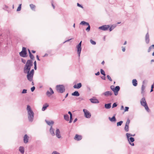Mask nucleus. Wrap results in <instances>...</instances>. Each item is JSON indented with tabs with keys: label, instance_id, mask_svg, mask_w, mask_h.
I'll return each mask as SVG.
<instances>
[{
	"label": "nucleus",
	"instance_id": "27",
	"mask_svg": "<svg viewBox=\"0 0 154 154\" xmlns=\"http://www.w3.org/2000/svg\"><path fill=\"white\" fill-rule=\"evenodd\" d=\"M104 107L106 109H109L111 107V103H106L104 105Z\"/></svg>",
	"mask_w": 154,
	"mask_h": 154
},
{
	"label": "nucleus",
	"instance_id": "20",
	"mask_svg": "<svg viewBox=\"0 0 154 154\" xmlns=\"http://www.w3.org/2000/svg\"><path fill=\"white\" fill-rule=\"evenodd\" d=\"M82 86V84L81 83H78L77 85H75L73 86L74 88L79 89Z\"/></svg>",
	"mask_w": 154,
	"mask_h": 154
},
{
	"label": "nucleus",
	"instance_id": "38",
	"mask_svg": "<svg viewBox=\"0 0 154 154\" xmlns=\"http://www.w3.org/2000/svg\"><path fill=\"white\" fill-rule=\"evenodd\" d=\"M123 122L122 121H120L118 122L117 123V125L118 126H121Z\"/></svg>",
	"mask_w": 154,
	"mask_h": 154
},
{
	"label": "nucleus",
	"instance_id": "48",
	"mask_svg": "<svg viewBox=\"0 0 154 154\" xmlns=\"http://www.w3.org/2000/svg\"><path fill=\"white\" fill-rule=\"evenodd\" d=\"M77 5L79 7H80L82 8H83V6L81 5L79 3H77Z\"/></svg>",
	"mask_w": 154,
	"mask_h": 154
},
{
	"label": "nucleus",
	"instance_id": "14",
	"mask_svg": "<svg viewBox=\"0 0 154 154\" xmlns=\"http://www.w3.org/2000/svg\"><path fill=\"white\" fill-rule=\"evenodd\" d=\"M55 135L56 137L58 138H60L61 137V136L60 134V131L59 129L57 128L55 131Z\"/></svg>",
	"mask_w": 154,
	"mask_h": 154
},
{
	"label": "nucleus",
	"instance_id": "56",
	"mask_svg": "<svg viewBox=\"0 0 154 154\" xmlns=\"http://www.w3.org/2000/svg\"><path fill=\"white\" fill-rule=\"evenodd\" d=\"M101 78L103 80H105L106 79V77H105V76H102L101 77Z\"/></svg>",
	"mask_w": 154,
	"mask_h": 154
},
{
	"label": "nucleus",
	"instance_id": "39",
	"mask_svg": "<svg viewBox=\"0 0 154 154\" xmlns=\"http://www.w3.org/2000/svg\"><path fill=\"white\" fill-rule=\"evenodd\" d=\"M21 8V4H20L19 5L17 8V11H20Z\"/></svg>",
	"mask_w": 154,
	"mask_h": 154
},
{
	"label": "nucleus",
	"instance_id": "4",
	"mask_svg": "<svg viewBox=\"0 0 154 154\" xmlns=\"http://www.w3.org/2000/svg\"><path fill=\"white\" fill-rule=\"evenodd\" d=\"M33 66V62L31 60H28L24 67V70H30L31 67Z\"/></svg>",
	"mask_w": 154,
	"mask_h": 154
},
{
	"label": "nucleus",
	"instance_id": "3",
	"mask_svg": "<svg viewBox=\"0 0 154 154\" xmlns=\"http://www.w3.org/2000/svg\"><path fill=\"white\" fill-rule=\"evenodd\" d=\"M140 103L141 105L145 108L146 110L148 112H149V109L146 101L145 98L144 97H143L141 99Z\"/></svg>",
	"mask_w": 154,
	"mask_h": 154
},
{
	"label": "nucleus",
	"instance_id": "30",
	"mask_svg": "<svg viewBox=\"0 0 154 154\" xmlns=\"http://www.w3.org/2000/svg\"><path fill=\"white\" fill-rule=\"evenodd\" d=\"M28 51L29 52V56L30 59L32 60H33L34 58V57L33 55L31 53L30 51V50L29 49H28Z\"/></svg>",
	"mask_w": 154,
	"mask_h": 154
},
{
	"label": "nucleus",
	"instance_id": "8",
	"mask_svg": "<svg viewBox=\"0 0 154 154\" xmlns=\"http://www.w3.org/2000/svg\"><path fill=\"white\" fill-rule=\"evenodd\" d=\"M85 117L87 118H90L91 116V114L87 110L85 109H83Z\"/></svg>",
	"mask_w": 154,
	"mask_h": 154
},
{
	"label": "nucleus",
	"instance_id": "59",
	"mask_svg": "<svg viewBox=\"0 0 154 154\" xmlns=\"http://www.w3.org/2000/svg\"><path fill=\"white\" fill-rule=\"evenodd\" d=\"M34 66H36V62L35 61L34 62Z\"/></svg>",
	"mask_w": 154,
	"mask_h": 154
},
{
	"label": "nucleus",
	"instance_id": "37",
	"mask_svg": "<svg viewBox=\"0 0 154 154\" xmlns=\"http://www.w3.org/2000/svg\"><path fill=\"white\" fill-rule=\"evenodd\" d=\"M100 72L101 74L103 75L104 76H105L106 74L104 71L102 69H101L100 70Z\"/></svg>",
	"mask_w": 154,
	"mask_h": 154
},
{
	"label": "nucleus",
	"instance_id": "33",
	"mask_svg": "<svg viewBox=\"0 0 154 154\" xmlns=\"http://www.w3.org/2000/svg\"><path fill=\"white\" fill-rule=\"evenodd\" d=\"M64 119L66 121H69V117L67 114L64 115Z\"/></svg>",
	"mask_w": 154,
	"mask_h": 154
},
{
	"label": "nucleus",
	"instance_id": "22",
	"mask_svg": "<svg viewBox=\"0 0 154 154\" xmlns=\"http://www.w3.org/2000/svg\"><path fill=\"white\" fill-rule=\"evenodd\" d=\"M29 140V137L27 134H25L23 137L24 142L25 143H26L28 142Z\"/></svg>",
	"mask_w": 154,
	"mask_h": 154
},
{
	"label": "nucleus",
	"instance_id": "16",
	"mask_svg": "<svg viewBox=\"0 0 154 154\" xmlns=\"http://www.w3.org/2000/svg\"><path fill=\"white\" fill-rule=\"evenodd\" d=\"M90 100L91 103H99L98 100L96 98H91Z\"/></svg>",
	"mask_w": 154,
	"mask_h": 154
},
{
	"label": "nucleus",
	"instance_id": "1",
	"mask_svg": "<svg viewBox=\"0 0 154 154\" xmlns=\"http://www.w3.org/2000/svg\"><path fill=\"white\" fill-rule=\"evenodd\" d=\"M27 110L28 120L29 122H32L34 119V113L32 110L30 106L29 105H27Z\"/></svg>",
	"mask_w": 154,
	"mask_h": 154
},
{
	"label": "nucleus",
	"instance_id": "36",
	"mask_svg": "<svg viewBox=\"0 0 154 154\" xmlns=\"http://www.w3.org/2000/svg\"><path fill=\"white\" fill-rule=\"evenodd\" d=\"M130 123V120L129 119H128L125 124V126H129V124Z\"/></svg>",
	"mask_w": 154,
	"mask_h": 154
},
{
	"label": "nucleus",
	"instance_id": "57",
	"mask_svg": "<svg viewBox=\"0 0 154 154\" xmlns=\"http://www.w3.org/2000/svg\"><path fill=\"white\" fill-rule=\"evenodd\" d=\"M36 58H37V59L39 61H40V59L39 58V56H38V55H37L36 56Z\"/></svg>",
	"mask_w": 154,
	"mask_h": 154
},
{
	"label": "nucleus",
	"instance_id": "58",
	"mask_svg": "<svg viewBox=\"0 0 154 154\" xmlns=\"http://www.w3.org/2000/svg\"><path fill=\"white\" fill-rule=\"evenodd\" d=\"M68 113L70 115V116L72 115V114L70 111H69Z\"/></svg>",
	"mask_w": 154,
	"mask_h": 154
},
{
	"label": "nucleus",
	"instance_id": "15",
	"mask_svg": "<svg viewBox=\"0 0 154 154\" xmlns=\"http://www.w3.org/2000/svg\"><path fill=\"white\" fill-rule=\"evenodd\" d=\"M49 89L50 90V92L48 91L46 93V94L48 97H50L54 93V92L51 88H50Z\"/></svg>",
	"mask_w": 154,
	"mask_h": 154
},
{
	"label": "nucleus",
	"instance_id": "13",
	"mask_svg": "<svg viewBox=\"0 0 154 154\" xmlns=\"http://www.w3.org/2000/svg\"><path fill=\"white\" fill-rule=\"evenodd\" d=\"M127 138L129 141V144L132 146H134V143L133 142L134 141V138L132 137H129Z\"/></svg>",
	"mask_w": 154,
	"mask_h": 154
},
{
	"label": "nucleus",
	"instance_id": "53",
	"mask_svg": "<svg viewBox=\"0 0 154 154\" xmlns=\"http://www.w3.org/2000/svg\"><path fill=\"white\" fill-rule=\"evenodd\" d=\"M122 51L123 52H125V47H122Z\"/></svg>",
	"mask_w": 154,
	"mask_h": 154
},
{
	"label": "nucleus",
	"instance_id": "61",
	"mask_svg": "<svg viewBox=\"0 0 154 154\" xmlns=\"http://www.w3.org/2000/svg\"><path fill=\"white\" fill-rule=\"evenodd\" d=\"M51 5H52V7H53L54 9V8H55V6H54V5L53 4V2H51Z\"/></svg>",
	"mask_w": 154,
	"mask_h": 154
},
{
	"label": "nucleus",
	"instance_id": "40",
	"mask_svg": "<svg viewBox=\"0 0 154 154\" xmlns=\"http://www.w3.org/2000/svg\"><path fill=\"white\" fill-rule=\"evenodd\" d=\"M125 131L126 132H128L129 131V126H125L124 128Z\"/></svg>",
	"mask_w": 154,
	"mask_h": 154
},
{
	"label": "nucleus",
	"instance_id": "60",
	"mask_svg": "<svg viewBox=\"0 0 154 154\" xmlns=\"http://www.w3.org/2000/svg\"><path fill=\"white\" fill-rule=\"evenodd\" d=\"M77 118L75 119L74 120V121H73V123H75L76 122V121H77Z\"/></svg>",
	"mask_w": 154,
	"mask_h": 154
},
{
	"label": "nucleus",
	"instance_id": "51",
	"mask_svg": "<svg viewBox=\"0 0 154 154\" xmlns=\"http://www.w3.org/2000/svg\"><path fill=\"white\" fill-rule=\"evenodd\" d=\"M79 99L80 100H84V98L83 97H79Z\"/></svg>",
	"mask_w": 154,
	"mask_h": 154
},
{
	"label": "nucleus",
	"instance_id": "46",
	"mask_svg": "<svg viewBox=\"0 0 154 154\" xmlns=\"http://www.w3.org/2000/svg\"><path fill=\"white\" fill-rule=\"evenodd\" d=\"M52 154H60V153L57 151H54Z\"/></svg>",
	"mask_w": 154,
	"mask_h": 154
},
{
	"label": "nucleus",
	"instance_id": "26",
	"mask_svg": "<svg viewBox=\"0 0 154 154\" xmlns=\"http://www.w3.org/2000/svg\"><path fill=\"white\" fill-rule=\"evenodd\" d=\"M49 106V105L47 103H46L45 105H43V107L42 108V111H45L47 107Z\"/></svg>",
	"mask_w": 154,
	"mask_h": 154
},
{
	"label": "nucleus",
	"instance_id": "63",
	"mask_svg": "<svg viewBox=\"0 0 154 154\" xmlns=\"http://www.w3.org/2000/svg\"><path fill=\"white\" fill-rule=\"evenodd\" d=\"M114 86L113 85H112L110 86V88L112 90V89L113 88H114Z\"/></svg>",
	"mask_w": 154,
	"mask_h": 154
},
{
	"label": "nucleus",
	"instance_id": "25",
	"mask_svg": "<svg viewBox=\"0 0 154 154\" xmlns=\"http://www.w3.org/2000/svg\"><path fill=\"white\" fill-rule=\"evenodd\" d=\"M72 95L73 96L78 97L80 95V94L77 91H75L72 94Z\"/></svg>",
	"mask_w": 154,
	"mask_h": 154
},
{
	"label": "nucleus",
	"instance_id": "31",
	"mask_svg": "<svg viewBox=\"0 0 154 154\" xmlns=\"http://www.w3.org/2000/svg\"><path fill=\"white\" fill-rule=\"evenodd\" d=\"M29 6L31 10L34 11H35L36 7L35 5L33 4H31L29 5Z\"/></svg>",
	"mask_w": 154,
	"mask_h": 154
},
{
	"label": "nucleus",
	"instance_id": "34",
	"mask_svg": "<svg viewBox=\"0 0 154 154\" xmlns=\"http://www.w3.org/2000/svg\"><path fill=\"white\" fill-rule=\"evenodd\" d=\"M116 27V26L115 25H112L111 27H109V30L110 31H112Z\"/></svg>",
	"mask_w": 154,
	"mask_h": 154
},
{
	"label": "nucleus",
	"instance_id": "6",
	"mask_svg": "<svg viewBox=\"0 0 154 154\" xmlns=\"http://www.w3.org/2000/svg\"><path fill=\"white\" fill-rule=\"evenodd\" d=\"M20 55L23 57H26L27 56V51L26 48L23 47L22 48V51L19 53Z\"/></svg>",
	"mask_w": 154,
	"mask_h": 154
},
{
	"label": "nucleus",
	"instance_id": "64",
	"mask_svg": "<svg viewBox=\"0 0 154 154\" xmlns=\"http://www.w3.org/2000/svg\"><path fill=\"white\" fill-rule=\"evenodd\" d=\"M68 93L66 94V95L65 97V98H66L68 97Z\"/></svg>",
	"mask_w": 154,
	"mask_h": 154
},
{
	"label": "nucleus",
	"instance_id": "9",
	"mask_svg": "<svg viewBox=\"0 0 154 154\" xmlns=\"http://www.w3.org/2000/svg\"><path fill=\"white\" fill-rule=\"evenodd\" d=\"M80 24L83 25L88 26V27L86 28V30L87 32H89L90 30V26L88 23L86 22L85 21H82L81 22Z\"/></svg>",
	"mask_w": 154,
	"mask_h": 154
},
{
	"label": "nucleus",
	"instance_id": "23",
	"mask_svg": "<svg viewBox=\"0 0 154 154\" xmlns=\"http://www.w3.org/2000/svg\"><path fill=\"white\" fill-rule=\"evenodd\" d=\"M19 151L21 154H24L25 151L24 147L22 146H20L19 148Z\"/></svg>",
	"mask_w": 154,
	"mask_h": 154
},
{
	"label": "nucleus",
	"instance_id": "29",
	"mask_svg": "<svg viewBox=\"0 0 154 154\" xmlns=\"http://www.w3.org/2000/svg\"><path fill=\"white\" fill-rule=\"evenodd\" d=\"M132 83L134 86H136L137 85V81L136 79H133L132 81Z\"/></svg>",
	"mask_w": 154,
	"mask_h": 154
},
{
	"label": "nucleus",
	"instance_id": "11",
	"mask_svg": "<svg viewBox=\"0 0 154 154\" xmlns=\"http://www.w3.org/2000/svg\"><path fill=\"white\" fill-rule=\"evenodd\" d=\"M109 25H104L99 27L98 29L103 31L107 30L109 28Z\"/></svg>",
	"mask_w": 154,
	"mask_h": 154
},
{
	"label": "nucleus",
	"instance_id": "21",
	"mask_svg": "<svg viewBox=\"0 0 154 154\" xmlns=\"http://www.w3.org/2000/svg\"><path fill=\"white\" fill-rule=\"evenodd\" d=\"M50 132L52 136H54L55 135V133H54V129L52 128V126H51L50 129Z\"/></svg>",
	"mask_w": 154,
	"mask_h": 154
},
{
	"label": "nucleus",
	"instance_id": "24",
	"mask_svg": "<svg viewBox=\"0 0 154 154\" xmlns=\"http://www.w3.org/2000/svg\"><path fill=\"white\" fill-rule=\"evenodd\" d=\"M109 119L111 122H115L116 121V119L115 115L113 116L112 118L109 117Z\"/></svg>",
	"mask_w": 154,
	"mask_h": 154
},
{
	"label": "nucleus",
	"instance_id": "50",
	"mask_svg": "<svg viewBox=\"0 0 154 154\" xmlns=\"http://www.w3.org/2000/svg\"><path fill=\"white\" fill-rule=\"evenodd\" d=\"M21 61L22 62V63H23L25 64L26 63V60L23 59H21Z\"/></svg>",
	"mask_w": 154,
	"mask_h": 154
},
{
	"label": "nucleus",
	"instance_id": "17",
	"mask_svg": "<svg viewBox=\"0 0 154 154\" xmlns=\"http://www.w3.org/2000/svg\"><path fill=\"white\" fill-rule=\"evenodd\" d=\"M82 136L81 135L76 134L75 135L74 139L77 141H79L82 139Z\"/></svg>",
	"mask_w": 154,
	"mask_h": 154
},
{
	"label": "nucleus",
	"instance_id": "5",
	"mask_svg": "<svg viewBox=\"0 0 154 154\" xmlns=\"http://www.w3.org/2000/svg\"><path fill=\"white\" fill-rule=\"evenodd\" d=\"M56 89L58 93H62L65 92V88L63 85H57L56 86Z\"/></svg>",
	"mask_w": 154,
	"mask_h": 154
},
{
	"label": "nucleus",
	"instance_id": "35",
	"mask_svg": "<svg viewBox=\"0 0 154 154\" xmlns=\"http://www.w3.org/2000/svg\"><path fill=\"white\" fill-rule=\"evenodd\" d=\"M152 49H154V45H152L149 47L148 50V52H150Z\"/></svg>",
	"mask_w": 154,
	"mask_h": 154
},
{
	"label": "nucleus",
	"instance_id": "45",
	"mask_svg": "<svg viewBox=\"0 0 154 154\" xmlns=\"http://www.w3.org/2000/svg\"><path fill=\"white\" fill-rule=\"evenodd\" d=\"M27 90L26 89H24L23 90L22 93V94H25L27 93Z\"/></svg>",
	"mask_w": 154,
	"mask_h": 154
},
{
	"label": "nucleus",
	"instance_id": "43",
	"mask_svg": "<svg viewBox=\"0 0 154 154\" xmlns=\"http://www.w3.org/2000/svg\"><path fill=\"white\" fill-rule=\"evenodd\" d=\"M107 79L110 81L112 82V79L111 78V77L109 75H107Z\"/></svg>",
	"mask_w": 154,
	"mask_h": 154
},
{
	"label": "nucleus",
	"instance_id": "62",
	"mask_svg": "<svg viewBox=\"0 0 154 154\" xmlns=\"http://www.w3.org/2000/svg\"><path fill=\"white\" fill-rule=\"evenodd\" d=\"M124 109V106H122L121 107V110H122Z\"/></svg>",
	"mask_w": 154,
	"mask_h": 154
},
{
	"label": "nucleus",
	"instance_id": "2",
	"mask_svg": "<svg viewBox=\"0 0 154 154\" xmlns=\"http://www.w3.org/2000/svg\"><path fill=\"white\" fill-rule=\"evenodd\" d=\"M30 70H23V71L24 73L27 74V78L29 82H32L33 81L34 71L33 69H32L30 71Z\"/></svg>",
	"mask_w": 154,
	"mask_h": 154
},
{
	"label": "nucleus",
	"instance_id": "52",
	"mask_svg": "<svg viewBox=\"0 0 154 154\" xmlns=\"http://www.w3.org/2000/svg\"><path fill=\"white\" fill-rule=\"evenodd\" d=\"M72 39V38H70V39H68L67 40H66V41H65L64 42H63V43H64L65 42H68L70 40H71Z\"/></svg>",
	"mask_w": 154,
	"mask_h": 154
},
{
	"label": "nucleus",
	"instance_id": "12",
	"mask_svg": "<svg viewBox=\"0 0 154 154\" xmlns=\"http://www.w3.org/2000/svg\"><path fill=\"white\" fill-rule=\"evenodd\" d=\"M113 93L111 91H107L102 94V95H104L106 97H108L111 96Z\"/></svg>",
	"mask_w": 154,
	"mask_h": 154
},
{
	"label": "nucleus",
	"instance_id": "54",
	"mask_svg": "<svg viewBox=\"0 0 154 154\" xmlns=\"http://www.w3.org/2000/svg\"><path fill=\"white\" fill-rule=\"evenodd\" d=\"M87 89L88 90H89V91H90L91 90V88H90V87H89V86H87Z\"/></svg>",
	"mask_w": 154,
	"mask_h": 154
},
{
	"label": "nucleus",
	"instance_id": "18",
	"mask_svg": "<svg viewBox=\"0 0 154 154\" xmlns=\"http://www.w3.org/2000/svg\"><path fill=\"white\" fill-rule=\"evenodd\" d=\"M145 41L146 44H148L149 42V35L148 32H147L145 36Z\"/></svg>",
	"mask_w": 154,
	"mask_h": 154
},
{
	"label": "nucleus",
	"instance_id": "28",
	"mask_svg": "<svg viewBox=\"0 0 154 154\" xmlns=\"http://www.w3.org/2000/svg\"><path fill=\"white\" fill-rule=\"evenodd\" d=\"M45 121L48 125L51 126H52V125L54 123V122L53 121H48L46 120H45Z\"/></svg>",
	"mask_w": 154,
	"mask_h": 154
},
{
	"label": "nucleus",
	"instance_id": "41",
	"mask_svg": "<svg viewBox=\"0 0 154 154\" xmlns=\"http://www.w3.org/2000/svg\"><path fill=\"white\" fill-rule=\"evenodd\" d=\"M90 42L93 45H95L96 44V42L92 39L90 40Z\"/></svg>",
	"mask_w": 154,
	"mask_h": 154
},
{
	"label": "nucleus",
	"instance_id": "49",
	"mask_svg": "<svg viewBox=\"0 0 154 154\" xmlns=\"http://www.w3.org/2000/svg\"><path fill=\"white\" fill-rule=\"evenodd\" d=\"M129 108L128 107H125V112L128 111Z\"/></svg>",
	"mask_w": 154,
	"mask_h": 154
},
{
	"label": "nucleus",
	"instance_id": "42",
	"mask_svg": "<svg viewBox=\"0 0 154 154\" xmlns=\"http://www.w3.org/2000/svg\"><path fill=\"white\" fill-rule=\"evenodd\" d=\"M72 115L70 116V120L69 121V123H71L72 122Z\"/></svg>",
	"mask_w": 154,
	"mask_h": 154
},
{
	"label": "nucleus",
	"instance_id": "47",
	"mask_svg": "<svg viewBox=\"0 0 154 154\" xmlns=\"http://www.w3.org/2000/svg\"><path fill=\"white\" fill-rule=\"evenodd\" d=\"M35 89V86H33L31 88V90L32 92H33L34 91Z\"/></svg>",
	"mask_w": 154,
	"mask_h": 154
},
{
	"label": "nucleus",
	"instance_id": "7",
	"mask_svg": "<svg viewBox=\"0 0 154 154\" xmlns=\"http://www.w3.org/2000/svg\"><path fill=\"white\" fill-rule=\"evenodd\" d=\"M82 41H81L79 44L76 46L77 48V53L79 57H80V55L82 50Z\"/></svg>",
	"mask_w": 154,
	"mask_h": 154
},
{
	"label": "nucleus",
	"instance_id": "32",
	"mask_svg": "<svg viewBox=\"0 0 154 154\" xmlns=\"http://www.w3.org/2000/svg\"><path fill=\"white\" fill-rule=\"evenodd\" d=\"M135 134H132L130 133H127L126 134V136H127V138H128L130 137H134L135 136Z\"/></svg>",
	"mask_w": 154,
	"mask_h": 154
},
{
	"label": "nucleus",
	"instance_id": "10",
	"mask_svg": "<svg viewBox=\"0 0 154 154\" xmlns=\"http://www.w3.org/2000/svg\"><path fill=\"white\" fill-rule=\"evenodd\" d=\"M120 88L119 86H116L114 88L112 89V90L113 91L115 96H117L118 94V92L120 90Z\"/></svg>",
	"mask_w": 154,
	"mask_h": 154
},
{
	"label": "nucleus",
	"instance_id": "19",
	"mask_svg": "<svg viewBox=\"0 0 154 154\" xmlns=\"http://www.w3.org/2000/svg\"><path fill=\"white\" fill-rule=\"evenodd\" d=\"M145 81H143V85L141 87V93L142 94H144L145 91L144 90L145 88V86L144 85V84Z\"/></svg>",
	"mask_w": 154,
	"mask_h": 154
},
{
	"label": "nucleus",
	"instance_id": "55",
	"mask_svg": "<svg viewBox=\"0 0 154 154\" xmlns=\"http://www.w3.org/2000/svg\"><path fill=\"white\" fill-rule=\"evenodd\" d=\"M100 73L99 72H98L97 73H96L95 74V75H100Z\"/></svg>",
	"mask_w": 154,
	"mask_h": 154
},
{
	"label": "nucleus",
	"instance_id": "44",
	"mask_svg": "<svg viewBox=\"0 0 154 154\" xmlns=\"http://www.w3.org/2000/svg\"><path fill=\"white\" fill-rule=\"evenodd\" d=\"M117 106V104L116 103H113L112 105V108H113L116 107Z\"/></svg>",
	"mask_w": 154,
	"mask_h": 154
}]
</instances>
